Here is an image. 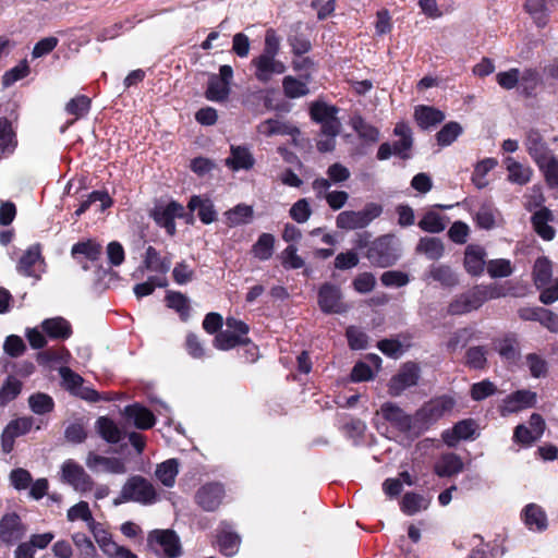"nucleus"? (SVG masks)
Returning a JSON list of instances; mask_svg holds the SVG:
<instances>
[{
	"instance_id": "1",
	"label": "nucleus",
	"mask_w": 558,
	"mask_h": 558,
	"mask_svg": "<svg viewBox=\"0 0 558 558\" xmlns=\"http://www.w3.org/2000/svg\"><path fill=\"white\" fill-rule=\"evenodd\" d=\"M446 402L437 400L428 403L422 408L414 417L407 414L401 408L391 402H386L381 405L380 412L386 421H388L399 432L407 434L411 437H416L421 433V427L417 425L423 420L434 421L442 415L446 410Z\"/></svg>"
},
{
	"instance_id": "2",
	"label": "nucleus",
	"mask_w": 558,
	"mask_h": 558,
	"mask_svg": "<svg viewBox=\"0 0 558 558\" xmlns=\"http://www.w3.org/2000/svg\"><path fill=\"white\" fill-rule=\"evenodd\" d=\"M280 45L281 39L275 29H267L262 53L251 61L254 76L259 83L267 84L275 75H281L287 71L286 64L277 58Z\"/></svg>"
},
{
	"instance_id": "3",
	"label": "nucleus",
	"mask_w": 558,
	"mask_h": 558,
	"mask_svg": "<svg viewBox=\"0 0 558 558\" xmlns=\"http://www.w3.org/2000/svg\"><path fill=\"white\" fill-rule=\"evenodd\" d=\"M401 256L400 242L393 234H385L372 242L366 257L378 267L386 268L395 265Z\"/></svg>"
},
{
	"instance_id": "4",
	"label": "nucleus",
	"mask_w": 558,
	"mask_h": 558,
	"mask_svg": "<svg viewBox=\"0 0 558 558\" xmlns=\"http://www.w3.org/2000/svg\"><path fill=\"white\" fill-rule=\"evenodd\" d=\"M124 501H135L142 505H153L158 500L155 486L145 477L135 475L130 477L121 489Z\"/></svg>"
},
{
	"instance_id": "5",
	"label": "nucleus",
	"mask_w": 558,
	"mask_h": 558,
	"mask_svg": "<svg viewBox=\"0 0 558 558\" xmlns=\"http://www.w3.org/2000/svg\"><path fill=\"white\" fill-rule=\"evenodd\" d=\"M383 211L380 205L375 203L367 204L362 210H345L337 216L336 223L340 229L354 230L368 226Z\"/></svg>"
},
{
	"instance_id": "6",
	"label": "nucleus",
	"mask_w": 558,
	"mask_h": 558,
	"mask_svg": "<svg viewBox=\"0 0 558 558\" xmlns=\"http://www.w3.org/2000/svg\"><path fill=\"white\" fill-rule=\"evenodd\" d=\"M502 293L497 287H476L456 300V314L468 313L478 308L485 301L497 299Z\"/></svg>"
},
{
	"instance_id": "7",
	"label": "nucleus",
	"mask_w": 558,
	"mask_h": 558,
	"mask_svg": "<svg viewBox=\"0 0 558 558\" xmlns=\"http://www.w3.org/2000/svg\"><path fill=\"white\" fill-rule=\"evenodd\" d=\"M61 478L75 490L87 493L93 489L94 482L84 468L74 460H65L61 466Z\"/></svg>"
},
{
	"instance_id": "8",
	"label": "nucleus",
	"mask_w": 558,
	"mask_h": 558,
	"mask_svg": "<svg viewBox=\"0 0 558 558\" xmlns=\"http://www.w3.org/2000/svg\"><path fill=\"white\" fill-rule=\"evenodd\" d=\"M233 78V70L225 64L219 69V74H211L208 80L206 98L211 101H223L230 94V84Z\"/></svg>"
},
{
	"instance_id": "9",
	"label": "nucleus",
	"mask_w": 558,
	"mask_h": 558,
	"mask_svg": "<svg viewBox=\"0 0 558 558\" xmlns=\"http://www.w3.org/2000/svg\"><path fill=\"white\" fill-rule=\"evenodd\" d=\"M153 550L165 558H175L181 555L179 537L172 531H155L148 537Z\"/></svg>"
},
{
	"instance_id": "10",
	"label": "nucleus",
	"mask_w": 558,
	"mask_h": 558,
	"mask_svg": "<svg viewBox=\"0 0 558 558\" xmlns=\"http://www.w3.org/2000/svg\"><path fill=\"white\" fill-rule=\"evenodd\" d=\"M318 305L326 314H343L349 310V306L342 301L340 288L330 283H325L319 288Z\"/></svg>"
},
{
	"instance_id": "11",
	"label": "nucleus",
	"mask_w": 558,
	"mask_h": 558,
	"mask_svg": "<svg viewBox=\"0 0 558 558\" xmlns=\"http://www.w3.org/2000/svg\"><path fill=\"white\" fill-rule=\"evenodd\" d=\"M27 532L26 525L22 522L16 512H7L0 519V542L5 545H13L21 541Z\"/></svg>"
},
{
	"instance_id": "12",
	"label": "nucleus",
	"mask_w": 558,
	"mask_h": 558,
	"mask_svg": "<svg viewBox=\"0 0 558 558\" xmlns=\"http://www.w3.org/2000/svg\"><path fill=\"white\" fill-rule=\"evenodd\" d=\"M420 368L414 363H405L389 381V393L392 397L400 396L405 389L417 384Z\"/></svg>"
},
{
	"instance_id": "13",
	"label": "nucleus",
	"mask_w": 558,
	"mask_h": 558,
	"mask_svg": "<svg viewBox=\"0 0 558 558\" xmlns=\"http://www.w3.org/2000/svg\"><path fill=\"white\" fill-rule=\"evenodd\" d=\"M86 466L95 473L124 474L126 465L124 460L114 457H104L89 451L85 459Z\"/></svg>"
},
{
	"instance_id": "14",
	"label": "nucleus",
	"mask_w": 558,
	"mask_h": 558,
	"mask_svg": "<svg viewBox=\"0 0 558 558\" xmlns=\"http://www.w3.org/2000/svg\"><path fill=\"white\" fill-rule=\"evenodd\" d=\"M184 215V207L178 202H170L167 205H159L153 211V218L156 223L166 229L167 233L174 235L175 233V218H181Z\"/></svg>"
},
{
	"instance_id": "15",
	"label": "nucleus",
	"mask_w": 558,
	"mask_h": 558,
	"mask_svg": "<svg viewBox=\"0 0 558 558\" xmlns=\"http://www.w3.org/2000/svg\"><path fill=\"white\" fill-rule=\"evenodd\" d=\"M17 270L20 274L38 279L44 271V260L39 246H31L21 257Z\"/></svg>"
},
{
	"instance_id": "16",
	"label": "nucleus",
	"mask_w": 558,
	"mask_h": 558,
	"mask_svg": "<svg viewBox=\"0 0 558 558\" xmlns=\"http://www.w3.org/2000/svg\"><path fill=\"white\" fill-rule=\"evenodd\" d=\"M59 373L65 388L72 391V393L88 401L98 400L97 392L88 387H83V378L80 375L72 372L69 367H61Z\"/></svg>"
},
{
	"instance_id": "17",
	"label": "nucleus",
	"mask_w": 558,
	"mask_h": 558,
	"mask_svg": "<svg viewBox=\"0 0 558 558\" xmlns=\"http://www.w3.org/2000/svg\"><path fill=\"white\" fill-rule=\"evenodd\" d=\"M536 401V393L530 390H519L508 396L500 407V413L506 416L532 407Z\"/></svg>"
},
{
	"instance_id": "18",
	"label": "nucleus",
	"mask_w": 558,
	"mask_h": 558,
	"mask_svg": "<svg viewBox=\"0 0 558 558\" xmlns=\"http://www.w3.org/2000/svg\"><path fill=\"white\" fill-rule=\"evenodd\" d=\"M225 496L223 487L213 483L204 485L196 493V502L206 511L216 510Z\"/></svg>"
},
{
	"instance_id": "19",
	"label": "nucleus",
	"mask_w": 558,
	"mask_h": 558,
	"mask_svg": "<svg viewBox=\"0 0 558 558\" xmlns=\"http://www.w3.org/2000/svg\"><path fill=\"white\" fill-rule=\"evenodd\" d=\"M507 170V180L517 185H526L531 182L533 177V169L525 163L515 160L512 157H507L504 160Z\"/></svg>"
},
{
	"instance_id": "20",
	"label": "nucleus",
	"mask_w": 558,
	"mask_h": 558,
	"mask_svg": "<svg viewBox=\"0 0 558 558\" xmlns=\"http://www.w3.org/2000/svg\"><path fill=\"white\" fill-rule=\"evenodd\" d=\"M524 146L535 163L541 162L553 154L537 131L532 130L526 134Z\"/></svg>"
},
{
	"instance_id": "21",
	"label": "nucleus",
	"mask_w": 558,
	"mask_h": 558,
	"mask_svg": "<svg viewBox=\"0 0 558 558\" xmlns=\"http://www.w3.org/2000/svg\"><path fill=\"white\" fill-rule=\"evenodd\" d=\"M187 208L191 211H197V216L205 225H209L217 219V213L213 202L209 198L194 195L190 198Z\"/></svg>"
},
{
	"instance_id": "22",
	"label": "nucleus",
	"mask_w": 558,
	"mask_h": 558,
	"mask_svg": "<svg viewBox=\"0 0 558 558\" xmlns=\"http://www.w3.org/2000/svg\"><path fill=\"white\" fill-rule=\"evenodd\" d=\"M523 520L531 531L542 532L548 526L547 515L542 507L530 504L523 509Z\"/></svg>"
},
{
	"instance_id": "23",
	"label": "nucleus",
	"mask_w": 558,
	"mask_h": 558,
	"mask_svg": "<svg viewBox=\"0 0 558 558\" xmlns=\"http://www.w3.org/2000/svg\"><path fill=\"white\" fill-rule=\"evenodd\" d=\"M485 251L482 246L471 244L465 248L464 267L471 275H478L484 270Z\"/></svg>"
},
{
	"instance_id": "24",
	"label": "nucleus",
	"mask_w": 558,
	"mask_h": 558,
	"mask_svg": "<svg viewBox=\"0 0 558 558\" xmlns=\"http://www.w3.org/2000/svg\"><path fill=\"white\" fill-rule=\"evenodd\" d=\"M553 220V214L547 208H541L532 217V223L536 233L546 241L555 238V229L548 225Z\"/></svg>"
},
{
	"instance_id": "25",
	"label": "nucleus",
	"mask_w": 558,
	"mask_h": 558,
	"mask_svg": "<svg viewBox=\"0 0 558 558\" xmlns=\"http://www.w3.org/2000/svg\"><path fill=\"white\" fill-rule=\"evenodd\" d=\"M124 414L132 418L134 425L140 429H148L155 424L154 414L146 408L140 404L128 405L124 409Z\"/></svg>"
},
{
	"instance_id": "26",
	"label": "nucleus",
	"mask_w": 558,
	"mask_h": 558,
	"mask_svg": "<svg viewBox=\"0 0 558 558\" xmlns=\"http://www.w3.org/2000/svg\"><path fill=\"white\" fill-rule=\"evenodd\" d=\"M258 133L265 136L299 134L298 128L276 119H268L257 126Z\"/></svg>"
},
{
	"instance_id": "27",
	"label": "nucleus",
	"mask_w": 558,
	"mask_h": 558,
	"mask_svg": "<svg viewBox=\"0 0 558 558\" xmlns=\"http://www.w3.org/2000/svg\"><path fill=\"white\" fill-rule=\"evenodd\" d=\"M415 120L417 124L422 129H429L441 123L445 119V116L441 111L428 107V106H420L415 109L414 113Z\"/></svg>"
},
{
	"instance_id": "28",
	"label": "nucleus",
	"mask_w": 558,
	"mask_h": 558,
	"mask_svg": "<svg viewBox=\"0 0 558 558\" xmlns=\"http://www.w3.org/2000/svg\"><path fill=\"white\" fill-rule=\"evenodd\" d=\"M43 330L51 338L66 339L71 336L72 330L69 322L62 317L45 319L41 324Z\"/></svg>"
},
{
	"instance_id": "29",
	"label": "nucleus",
	"mask_w": 558,
	"mask_h": 558,
	"mask_svg": "<svg viewBox=\"0 0 558 558\" xmlns=\"http://www.w3.org/2000/svg\"><path fill=\"white\" fill-rule=\"evenodd\" d=\"M226 162L233 170H247L253 167L254 159L247 148L241 146H232L231 156L227 158Z\"/></svg>"
},
{
	"instance_id": "30",
	"label": "nucleus",
	"mask_w": 558,
	"mask_h": 558,
	"mask_svg": "<svg viewBox=\"0 0 558 558\" xmlns=\"http://www.w3.org/2000/svg\"><path fill=\"white\" fill-rule=\"evenodd\" d=\"M96 429H97L98 434L107 442L117 444L122 438V432L120 430V428L117 426V424L112 420H110L106 416H101L97 420Z\"/></svg>"
},
{
	"instance_id": "31",
	"label": "nucleus",
	"mask_w": 558,
	"mask_h": 558,
	"mask_svg": "<svg viewBox=\"0 0 558 558\" xmlns=\"http://www.w3.org/2000/svg\"><path fill=\"white\" fill-rule=\"evenodd\" d=\"M179 473V463L175 459H169L157 465L155 475L166 486L172 487Z\"/></svg>"
},
{
	"instance_id": "32",
	"label": "nucleus",
	"mask_w": 558,
	"mask_h": 558,
	"mask_svg": "<svg viewBox=\"0 0 558 558\" xmlns=\"http://www.w3.org/2000/svg\"><path fill=\"white\" fill-rule=\"evenodd\" d=\"M416 252L426 255L429 259H439L445 252L442 242L437 238H422L416 246Z\"/></svg>"
},
{
	"instance_id": "33",
	"label": "nucleus",
	"mask_w": 558,
	"mask_h": 558,
	"mask_svg": "<svg viewBox=\"0 0 558 558\" xmlns=\"http://www.w3.org/2000/svg\"><path fill=\"white\" fill-rule=\"evenodd\" d=\"M71 255L74 258H77L80 255H83L88 260L95 262L101 255V245L94 240L77 242L72 246Z\"/></svg>"
},
{
	"instance_id": "34",
	"label": "nucleus",
	"mask_w": 558,
	"mask_h": 558,
	"mask_svg": "<svg viewBox=\"0 0 558 558\" xmlns=\"http://www.w3.org/2000/svg\"><path fill=\"white\" fill-rule=\"evenodd\" d=\"M541 82L539 74L536 70L531 68L519 69V83L518 89L525 94L531 95Z\"/></svg>"
},
{
	"instance_id": "35",
	"label": "nucleus",
	"mask_w": 558,
	"mask_h": 558,
	"mask_svg": "<svg viewBox=\"0 0 558 558\" xmlns=\"http://www.w3.org/2000/svg\"><path fill=\"white\" fill-rule=\"evenodd\" d=\"M476 223L482 229H493L498 226L499 211L490 204L480 207L475 216Z\"/></svg>"
},
{
	"instance_id": "36",
	"label": "nucleus",
	"mask_w": 558,
	"mask_h": 558,
	"mask_svg": "<svg viewBox=\"0 0 558 558\" xmlns=\"http://www.w3.org/2000/svg\"><path fill=\"white\" fill-rule=\"evenodd\" d=\"M428 499L414 493H407L401 501V510L408 515H413L422 510H425L428 508Z\"/></svg>"
},
{
	"instance_id": "37",
	"label": "nucleus",
	"mask_w": 558,
	"mask_h": 558,
	"mask_svg": "<svg viewBox=\"0 0 558 558\" xmlns=\"http://www.w3.org/2000/svg\"><path fill=\"white\" fill-rule=\"evenodd\" d=\"M225 216L229 227L248 223L253 217V208L248 205L240 204L226 211Z\"/></svg>"
},
{
	"instance_id": "38",
	"label": "nucleus",
	"mask_w": 558,
	"mask_h": 558,
	"mask_svg": "<svg viewBox=\"0 0 558 558\" xmlns=\"http://www.w3.org/2000/svg\"><path fill=\"white\" fill-rule=\"evenodd\" d=\"M144 264L148 270L166 274L170 269L171 259L167 257L161 258L155 247L148 246L145 253Z\"/></svg>"
},
{
	"instance_id": "39",
	"label": "nucleus",
	"mask_w": 558,
	"mask_h": 558,
	"mask_svg": "<svg viewBox=\"0 0 558 558\" xmlns=\"http://www.w3.org/2000/svg\"><path fill=\"white\" fill-rule=\"evenodd\" d=\"M495 158H485L476 163L474 172L472 174V182L477 189H484L488 185L486 175L497 166Z\"/></svg>"
},
{
	"instance_id": "40",
	"label": "nucleus",
	"mask_w": 558,
	"mask_h": 558,
	"mask_svg": "<svg viewBox=\"0 0 558 558\" xmlns=\"http://www.w3.org/2000/svg\"><path fill=\"white\" fill-rule=\"evenodd\" d=\"M306 80H308V76H306ZM282 88L288 98H300L310 93L307 81H300L291 75L283 78Z\"/></svg>"
},
{
	"instance_id": "41",
	"label": "nucleus",
	"mask_w": 558,
	"mask_h": 558,
	"mask_svg": "<svg viewBox=\"0 0 558 558\" xmlns=\"http://www.w3.org/2000/svg\"><path fill=\"white\" fill-rule=\"evenodd\" d=\"M351 125L362 140L371 143H375L379 140V131L367 123L362 117H353Z\"/></svg>"
},
{
	"instance_id": "42",
	"label": "nucleus",
	"mask_w": 558,
	"mask_h": 558,
	"mask_svg": "<svg viewBox=\"0 0 558 558\" xmlns=\"http://www.w3.org/2000/svg\"><path fill=\"white\" fill-rule=\"evenodd\" d=\"M536 165L543 172L547 184L551 187H558V158L551 154Z\"/></svg>"
},
{
	"instance_id": "43",
	"label": "nucleus",
	"mask_w": 558,
	"mask_h": 558,
	"mask_svg": "<svg viewBox=\"0 0 558 558\" xmlns=\"http://www.w3.org/2000/svg\"><path fill=\"white\" fill-rule=\"evenodd\" d=\"M395 134L400 137L393 145V154L408 158L407 151L412 147L411 131L405 124H397Z\"/></svg>"
},
{
	"instance_id": "44",
	"label": "nucleus",
	"mask_w": 558,
	"mask_h": 558,
	"mask_svg": "<svg viewBox=\"0 0 558 558\" xmlns=\"http://www.w3.org/2000/svg\"><path fill=\"white\" fill-rule=\"evenodd\" d=\"M66 518L69 521L83 520L87 523L88 529H94L96 526V521L94 520L89 506L86 501H80L72 506L68 510Z\"/></svg>"
},
{
	"instance_id": "45",
	"label": "nucleus",
	"mask_w": 558,
	"mask_h": 558,
	"mask_svg": "<svg viewBox=\"0 0 558 558\" xmlns=\"http://www.w3.org/2000/svg\"><path fill=\"white\" fill-rule=\"evenodd\" d=\"M96 202H99V210L102 211L105 210L106 208L110 207L111 204H112V201L110 198V196L108 195V193L106 192H100V191H95V192H92L86 199H84L80 207L75 210V215L76 216H81L82 214H84L87 209L90 208V206L96 203Z\"/></svg>"
},
{
	"instance_id": "46",
	"label": "nucleus",
	"mask_w": 558,
	"mask_h": 558,
	"mask_svg": "<svg viewBox=\"0 0 558 558\" xmlns=\"http://www.w3.org/2000/svg\"><path fill=\"white\" fill-rule=\"evenodd\" d=\"M28 405L31 410L38 415L49 413L54 408L53 399L46 393L36 392L28 398Z\"/></svg>"
},
{
	"instance_id": "47",
	"label": "nucleus",
	"mask_w": 558,
	"mask_h": 558,
	"mask_svg": "<svg viewBox=\"0 0 558 558\" xmlns=\"http://www.w3.org/2000/svg\"><path fill=\"white\" fill-rule=\"evenodd\" d=\"M275 238L270 233L259 235L257 242L253 245V254L260 260H267L274 253Z\"/></svg>"
},
{
	"instance_id": "48",
	"label": "nucleus",
	"mask_w": 558,
	"mask_h": 558,
	"mask_svg": "<svg viewBox=\"0 0 558 558\" xmlns=\"http://www.w3.org/2000/svg\"><path fill=\"white\" fill-rule=\"evenodd\" d=\"M218 545L222 554L233 556L239 550L240 537L231 531L223 529L218 535Z\"/></svg>"
},
{
	"instance_id": "49",
	"label": "nucleus",
	"mask_w": 558,
	"mask_h": 558,
	"mask_svg": "<svg viewBox=\"0 0 558 558\" xmlns=\"http://www.w3.org/2000/svg\"><path fill=\"white\" fill-rule=\"evenodd\" d=\"M244 343H246V339L228 329L220 331L214 340V345L219 350H230Z\"/></svg>"
},
{
	"instance_id": "50",
	"label": "nucleus",
	"mask_w": 558,
	"mask_h": 558,
	"mask_svg": "<svg viewBox=\"0 0 558 558\" xmlns=\"http://www.w3.org/2000/svg\"><path fill=\"white\" fill-rule=\"evenodd\" d=\"M534 281L538 288L546 286L553 275L551 264L546 257H539L534 265Z\"/></svg>"
},
{
	"instance_id": "51",
	"label": "nucleus",
	"mask_w": 558,
	"mask_h": 558,
	"mask_svg": "<svg viewBox=\"0 0 558 558\" xmlns=\"http://www.w3.org/2000/svg\"><path fill=\"white\" fill-rule=\"evenodd\" d=\"M16 146L14 133L8 120L0 119V153L11 154Z\"/></svg>"
},
{
	"instance_id": "52",
	"label": "nucleus",
	"mask_w": 558,
	"mask_h": 558,
	"mask_svg": "<svg viewBox=\"0 0 558 558\" xmlns=\"http://www.w3.org/2000/svg\"><path fill=\"white\" fill-rule=\"evenodd\" d=\"M525 10L538 26L546 24L548 14L546 0H526Z\"/></svg>"
},
{
	"instance_id": "53",
	"label": "nucleus",
	"mask_w": 558,
	"mask_h": 558,
	"mask_svg": "<svg viewBox=\"0 0 558 558\" xmlns=\"http://www.w3.org/2000/svg\"><path fill=\"white\" fill-rule=\"evenodd\" d=\"M22 390V383L15 377H8L0 389V405L3 407L15 399Z\"/></svg>"
},
{
	"instance_id": "54",
	"label": "nucleus",
	"mask_w": 558,
	"mask_h": 558,
	"mask_svg": "<svg viewBox=\"0 0 558 558\" xmlns=\"http://www.w3.org/2000/svg\"><path fill=\"white\" fill-rule=\"evenodd\" d=\"M486 350L482 347H472L468 349L464 356V363L470 368H484L487 362Z\"/></svg>"
},
{
	"instance_id": "55",
	"label": "nucleus",
	"mask_w": 558,
	"mask_h": 558,
	"mask_svg": "<svg viewBox=\"0 0 558 558\" xmlns=\"http://www.w3.org/2000/svg\"><path fill=\"white\" fill-rule=\"evenodd\" d=\"M495 350L506 360H514L518 355V342L513 337H505L494 344Z\"/></svg>"
},
{
	"instance_id": "56",
	"label": "nucleus",
	"mask_w": 558,
	"mask_h": 558,
	"mask_svg": "<svg viewBox=\"0 0 558 558\" xmlns=\"http://www.w3.org/2000/svg\"><path fill=\"white\" fill-rule=\"evenodd\" d=\"M478 436V425L474 420H463L456 423V440H472Z\"/></svg>"
},
{
	"instance_id": "57",
	"label": "nucleus",
	"mask_w": 558,
	"mask_h": 558,
	"mask_svg": "<svg viewBox=\"0 0 558 558\" xmlns=\"http://www.w3.org/2000/svg\"><path fill=\"white\" fill-rule=\"evenodd\" d=\"M338 109L333 106H328L325 102H314L311 106V117L313 120L322 123L329 119L336 118Z\"/></svg>"
},
{
	"instance_id": "58",
	"label": "nucleus",
	"mask_w": 558,
	"mask_h": 558,
	"mask_svg": "<svg viewBox=\"0 0 558 558\" xmlns=\"http://www.w3.org/2000/svg\"><path fill=\"white\" fill-rule=\"evenodd\" d=\"M290 217L298 223H304L306 222L311 215H312V208L310 206V203L306 198H301L296 203L292 205V207L289 210Z\"/></svg>"
},
{
	"instance_id": "59",
	"label": "nucleus",
	"mask_w": 558,
	"mask_h": 558,
	"mask_svg": "<svg viewBox=\"0 0 558 558\" xmlns=\"http://www.w3.org/2000/svg\"><path fill=\"white\" fill-rule=\"evenodd\" d=\"M418 227L426 232L437 233L446 228V222L438 214L427 213L418 222Z\"/></svg>"
},
{
	"instance_id": "60",
	"label": "nucleus",
	"mask_w": 558,
	"mask_h": 558,
	"mask_svg": "<svg viewBox=\"0 0 558 558\" xmlns=\"http://www.w3.org/2000/svg\"><path fill=\"white\" fill-rule=\"evenodd\" d=\"M29 73V66L26 60L21 61L16 66L7 71L2 76V84L5 87L11 86L16 81L24 78Z\"/></svg>"
},
{
	"instance_id": "61",
	"label": "nucleus",
	"mask_w": 558,
	"mask_h": 558,
	"mask_svg": "<svg viewBox=\"0 0 558 558\" xmlns=\"http://www.w3.org/2000/svg\"><path fill=\"white\" fill-rule=\"evenodd\" d=\"M525 363L531 375L535 378L544 377L547 374V362L536 353H530L525 356Z\"/></svg>"
},
{
	"instance_id": "62",
	"label": "nucleus",
	"mask_w": 558,
	"mask_h": 558,
	"mask_svg": "<svg viewBox=\"0 0 558 558\" xmlns=\"http://www.w3.org/2000/svg\"><path fill=\"white\" fill-rule=\"evenodd\" d=\"M487 271L493 278L508 277L512 274L511 262L504 258L489 260Z\"/></svg>"
},
{
	"instance_id": "63",
	"label": "nucleus",
	"mask_w": 558,
	"mask_h": 558,
	"mask_svg": "<svg viewBox=\"0 0 558 558\" xmlns=\"http://www.w3.org/2000/svg\"><path fill=\"white\" fill-rule=\"evenodd\" d=\"M90 106V99L86 96H77L71 99L65 107L68 113L75 116L76 119L87 113Z\"/></svg>"
},
{
	"instance_id": "64",
	"label": "nucleus",
	"mask_w": 558,
	"mask_h": 558,
	"mask_svg": "<svg viewBox=\"0 0 558 558\" xmlns=\"http://www.w3.org/2000/svg\"><path fill=\"white\" fill-rule=\"evenodd\" d=\"M33 423L34 420L31 416L19 417L16 420L11 421L5 427V430H8L9 435L19 437L29 432L33 426Z\"/></svg>"
}]
</instances>
